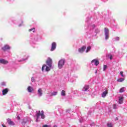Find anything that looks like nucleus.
Returning a JSON list of instances; mask_svg holds the SVG:
<instances>
[{"mask_svg":"<svg viewBox=\"0 0 127 127\" xmlns=\"http://www.w3.org/2000/svg\"><path fill=\"white\" fill-rule=\"evenodd\" d=\"M46 64L49 66H47L46 64H44L42 67V71H44V68L45 67V70L46 72L50 71V68L52 67V59H51L50 58H48L46 61Z\"/></svg>","mask_w":127,"mask_h":127,"instance_id":"obj_1","label":"nucleus"},{"mask_svg":"<svg viewBox=\"0 0 127 127\" xmlns=\"http://www.w3.org/2000/svg\"><path fill=\"white\" fill-rule=\"evenodd\" d=\"M64 64H65V60H61L58 63V67L59 69H62V68L63 67V66H64Z\"/></svg>","mask_w":127,"mask_h":127,"instance_id":"obj_2","label":"nucleus"},{"mask_svg":"<svg viewBox=\"0 0 127 127\" xmlns=\"http://www.w3.org/2000/svg\"><path fill=\"white\" fill-rule=\"evenodd\" d=\"M105 39H109V29L105 28Z\"/></svg>","mask_w":127,"mask_h":127,"instance_id":"obj_3","label":"nucleus"},{"mask_svg":"<svg viewBox=\"0 0 127 127\" xmlns=\"http://www.w3.org/2000/svg\"><path fill=\"white\" fill-rule=\"evenodd\" d=\"M7 123H8V124L9 126H14L15 124H14V122L13 121H11V119L8 118L7 119Z\"/></svg>","mask_w":127,"mask_h":127,"instance_id":"obj_4","label":"nucleus"},{"mask_svg":"<svg viewBox=\"0 0 127 127\" xmlns=\"http://www.w3.org/2000/svg\"><path fill=\"white\" fill-rule=\"evenodd\" d=\"M0 63H1V64H3L4 65H5L6 64H8V61L3 59H0Z\"/></svg>","mask_w":127,"mask_h":127,"instance_id":"obj_5","label":"nucleus"},{"mask_svg":"<svg viewBox=\"0 0 127 127\" xmlns=\"http://www.w3.org/2000/svg\"><path fill=\"white\" fill-rule=\"evenodd\" d=\"M86 46H83L82 48L78 49V52L80 53H83L86 50Z\"/></svg>","mask_w":127,"mask_h":127,"instance_id":"obj_6","label":"nucleus"},{"mask_svg":"<svg viewBox=\"0 0 127 127\" xmlns=\"http://www.w3.org/2000/svg\"><path fill=\"white\" fill-rule=\"evenodd\" d=\"M56 49V43L53 42L52 44V48L51 49V51H54Z\"/></svg>","mask_w":127,"mask_h":127,"instance_id":"obj_7","label":"nucleus"},{"mask_svg":"<svg viewBox=\"0 0 127 127\" xmlns=\"http://www.w3.org/2000/svg\"><path fill=\"white\" fill-rule=\"evenodd\" d=\"M1 49L3 51H6V50H8V49H10V47L7 45H5L1 48Z\"/></svg>","mask_w":127,"mask_h":127,"instance_id":"obj_8","label":"nucleus"},{"mask_svg":"<svg viewBox=\"0 0 127 127\" xmlns=\"http://www.w3.org/2000/svg\"><path fill=\"white\" fill-rule=\"evenodd\" d=\"M91 63H95V65H96V66H98L100 63L99 62V61H98V60L94 59L91 61Z\"/></svg>","mask_w":127,"mask_h":127,"instance_id":"obj_9","label":"nucleus"},{"mask_svg":"<svg viewBox=\"0 0 127 127\" xmlns=\"http://www.w3.org/2000/svg\"><path fill=\"white\" fill-rule=\"evenodd\" d=\"M2 95L3 96H4V95H6L7 94V93H8V88H5V89H3L2 91Z\"/></svg>","mask_w":127,"mask_h":127,"instance_id":"obj_10","label":"nucleus"},{"mask_svg":"<svg viewBox=\"0 0 127 127\" xmlns=\"http://www.w3.org/2000/svg\"><path fill=\"white\" fill-rule=\"evenodd\" d=\"M108 93H109V91L108 90H106L105 91L103 92L102 94V97L105 98L106 96H107V95Z\"/></svg>","mask_w":127,"mask_h":127,"instance_id":"obj_11","label":"nucleus"},{"mask_svg":"<svg viewBox=\"0 0 127 127\" xmlns=\"http://www.w3.org/2000/svg\"><path fill=\"white\" fill-rule=\"evenodd\" d=\"M37 117V119L36 120V122L37 123L38 122V119H39V117H40V111H38L37 114L36 115Z\"/></svg>","mask_w":127,"mask_h":127,"instance_id":"obj_12","label":"nucleus"},{"mask_svg":"<svg viewBox=\"0 0 127 127\" xmlns=\"http://www.w3.org/2000/svg\"><path fill=\"white\" fill-rule=\"evenodd\" d=\"M38 94L40 97H41L42 96V89L41 88H40L38 90Z\"/></svg>","mask_w":127,"mask_h":127,"instance_id":"obj_13","label":"nucleus"},{"mask_svg":"<svg viewBox=\"0 0 127 127\" xmlns=\"http://www.w3.org/2000/svg\"><path fill=\"white\" fill-rule=\"evenodd\" d=\"M40 116H41V119H44V118H45V116H44V112H43V111L40 112Z\"/></svg>","mask_w":127,"mask_h":127,"instance_id":"obj_14","label":"nucleus"},{"mask_svg":"<svg viewBox=\"0 0 127 127\" xmlns=\"http://www.w3.org/2000/svg\"><path fill=\"white\" fill-rule=\"evenodd\" d=\"M27 90L29 93H31V92H32V91H33V88H32V87H31V86H29L28 87Z\"/></svg>","mask_w":127,"mask_h":127,"instance_id":"obj_15","label":"nucleus"},{"mask_svg":"<svg viewBox=\"0 0 127 127\" xmlns=\"http://www.w3.org/2000/svg\"><path fill=\"white\" fill-rule=\"evenodd\" d=\"M123 101H124V97H121V98H119V104H123Z\"/></svg>","mask_w":127,"mask_h":127,"instance_id":"obj_16","label":"nucleus"},{"mask_svg":"<svg viewBox=\"0 0 127 127\" xmlns=\"http://www.w3.org/2000/svg\"><path fill=\"white\" fill-rule=\"evenodd\" d=\"M89 89V85H85L84 87H83V91H88V90Z\"/></svg>","mask_w":127,"mask_h":127,"instance_id":"obj_17","label":"nucleus"},{"mask_svg":"<svg viewBox=\"0 0 127 127\" xmlns=\"http://www.w3.org/2000/svg\"><path fill=\"white\" fill-rule=\"evenodd\" d=\"M35 28H31V29H29L28 30V31L29 32H31V31H33V32H35Z\"/></svg>","mask_w":127,"mask_h":127,"instance_id":"obj_18","label":"nucleus"},{"mask_svg":"<svg viewBox=\"0 0 127 127\" xmlns=\"http://www.w3.org/2000/svg\"><path fill=\"white\" fill-rule=\"evenodd\" d=\"M28 57L26 55L24 56V58L22 59V61H24L25 60H27Z\"/></svg>","mask_w":127,"mask_h":127,"instance_id":"obj_19","label":"nucleus"},{"mask_svg":"<svg viewBox=\"0 0 127 127\" xmlns=\"http://www.w3.org/2000/svg\"><path fill=\"white\" fill-rule=\"evenodd\" d=\"M120 93H123V92H125V87H122L120 90Z\"/></svg>","mask_w":127,"mask_h":127,"instance_id":"obj_20","label":"nucleus"},{"mask_svg":"<svg viewBox=\"0 0 127 127\" xmlns=\"http://www.w3.org/2000/svg\"><path fill=\"white\" fill-rule=\"evenodd\" d=\"M62 96H66V92H65V91L64 90L62 91Z\"/></svg>","mask_w":127,"mask_h":127,"instance_id":"obj_21","label":"nucleus"},{"mask_svg":"<svg viewBox=\"0 0 127 127\" xmlns=\"http://www.w3.org/2000/svg\"><path fill=\"white\" fill-rule=\"evenodd\" d=\"M90 50H91V47L89 46L87 48L86 51V53H88V52H89V51H90Z\"/></svg>","mask_w":127,"mask_h":127,"instance_id":"obj_22","label":"nucleus"},{"mask_svg":"<svg viewBox=\"0 0 127 127\" xmlns=\"http://www.w3.org/2000/svg\"><path fill=\"white\" fill-rule=\"evenodd\" d=\"M118 82H123L125 81V78H119L118 79Z\"/></svg>","mask_w":127,"mask_h":127,"instance_id":"obj_23","label":"nucleus"},{"mask_svg":"<svg viewBox=\"0 0 127 127\" xmlns=\"http://www.w3.org/2000/svg\"><path fill=\"white\" fill-rule=\"evenodd\" d=\"M108 68V66L107 65H103V71H106V69Z\"/></svg>","mask_w":127,"mask_h":127,"instance_id":"obj_24","label":"nucleus"},{"mask_svg":"<svg viewBox=\"0 0 127 127\" xmlns=\"http://www.w3.org/2000/svg\"><path fill=\"white\" fill-rule=\"evenodd\" d=\"M56 95H57V92H54L52 93V96H56Z\"/></svg>","mask_w":127,"mask_h":127,"instance_id":"obj_25","label":"nucleus"},{"mask_svg":"<svg viewBox=\"0 0 127 127\" xmlns=\"http://www.w3.org/2000/svg\"><path fill=\"white\" fill-rule=\"evenodd\" d=\"M107 126H108V127H113V125L112 124V123L108 124H107Z\"/></svg>","mask_w":127,"mask_h":127,"instance_id":"obj_26","label":"nucleus"},{"mask_svg":"<svg viewBox=\"0 0 127 127\" xmlns=\"http://www.w3.org/2000/svg\"><path fill=\"white\" fill-rule=\"evenodd\" d=\"M120 74L121 75L122 77H125V76H124V72L123 71H121Z\"/></svg>","mask_w":127,"mask_h":127,"instance_id":"obj_27","label":"nucleus"},{"mask_svg":"<svg viewBox=\"0 0 127 127\" xmlns=\"http://www.w3.org/2000/svg\"><path fill=\"white\" fill-rule=\"evenodd\" d=\"M31 81L32 82H35V79H34V77H32L31 78Z\"/></svg>","mask_w":127,"mask_h":127,"instance_id":"obj_28","label":"nucleus"},{"mask_svg":"<svg viewBox=\"0 0 127 127\" xmlns=\"http://www.w3.org/2000/svg\"><path fill=\"white\" fill-rule=\"evenodd\" d=\"M113 109H117V105L114 104L113 105Z\"/></svg>","mask_w":127,"mask_h":127,"instance_id":"obj_29","label":"nucleus"},{"mask_svg":"<svg viewBox=\"0 0 127 127\" xmlns=\"http://www.w3.org/2000/svg\"><path fill=\"white\" fill-rule=\"evenodd\" d=\"M90 126L91 127H93L94 126H95V123H93L92 124H90Z\"/></svg>","mask_w":127,"mask_h":127,"instance_id":"obj_30","label":"nucleus"},{"mask_svg":"<svg viewBox=\"0 0 127 127\" xmlns=\"http://www.w3.org/2000/svg\"><path fill=\"white\" fill-rule=\"evenodd\" d=\"M42 127H48V125H44L42 126Z\"/></svg>","mask_w":127,"mask_h":127,"instance_id":"obj_31","label":"nucleus"},{"mask_svg":"<svg viewBox=\"0 0 127 127\" xmlns=\"http://www.w3.org/2000/svg\"><path fill=\"white\" fill-rule=\"evenodd\" d=\"M110 60H112V59H113V56H110Z\"/></svg>","mask_w":127,"mask_h":127,"instance_id":"obj_32","label":"nucleus"},{"mask_svg":"<svg viewBox=\"0 0 127 127\" xmlns=\"http://www.w3.org/2000/svg\"><path fill=\"white\" fill-rule=\"evenodd\" d=\"M116 40H120V37H116Z\"/></svg>","mask_w":127,"mask_h":127,"instance_id":"obj_33","label":"nucleus"},{"mask_svg":"<svg viewBox=\"0 0 127 127\" xmlns=\"http://www.w3.org/2000/svg\"><path fill=\"white\" fill-rule=\"evenodd\" d=\"M17 118L18 120H20V117H19V116H17Z\"/></svg>","mask_w":127,"mask_h":127,"instance_id":"obj_34","label":"nucleus"},{"mask_svg":"<svg viewBox=\"0 0 127 127\" xmlns=\"http://www.w3.org/2000/svg\"><path fill=\"white\" fill-rule=\"evenodd\" d=\"M2 127H6V126H5L4 125H3V124H2Z\"/></svg>","mask_w":127,"mask_h":127,"instance_id":"obj_35","label":"nucleus"},{"mask_svg":"<svg viewBox=\"0 0 127 127\" xmlns=\"http://www.w3.org/2000/svg\"><path fill=\"white\" fill-rule=\"evenodd\" d=\"M97 73H98V71L96 70L95 71V73L97 74Z\"/></svg>","mask_w":127,"mask_h":127,"instance_id":"obj_36","label":"nucleus"},{"mask_svg":"<svg viewBox=\"0 0 127 127\" xmlns=\"http://www.w3.org/2000/svg\"><path fill=\"white\" fill-rule=\"evenodd\" d=\"M19 62H21V61H19Z\"/></svg>","mask_w":127,"mask_h":127,"instance_id":"obj_37","label":"nucleus"},{"mask_svg":"<svg viewBox=\"0 0 127 127\" xmlns=\"http://www.w3.org/2000/svg\"><path fill=\"white\" fill-rule=\"evenodd\" d=\"M116 120H117V121H118V119H116Z\"/></svg>","mask_w":127,"mask_h":127,"instance_id":"obj_38","label":"nucleus"},{"mask_svg":"<svg viewBox=\"0 0 127 127\" xmlns=\"http://www.w3.org/2000/svg\"><path fill=\"white\" fill-rule=\"evenodd\" d=\"M116 120H117V121H118V119H116Z\"/></svg>","mask_w":127,"mask_h":127,"instance_id":"obj_39","label":"nucleus"}]
</instances>
